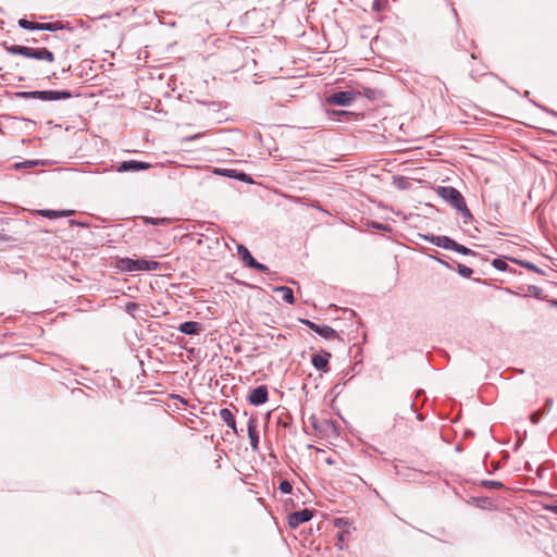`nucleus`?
<instances>
[{
	"instance_id": "4c0bfd02",
	"label": "nucleus",
	"mask_w": 557,
	"mask_h": 557,
	"mask_svg": "<svg viewBox=\"0 0 557 557\" xmlns=\"http://www.w3.org/2000/svg\"><path fill=\"white\" fill-rule=\"evenodd\" d=\"M371 226L373 228L380 230V231H385V232H391L392 231V227L388 224H383V223H380V222H372Z\"/></svg>"
},
{
	"instance_id": "412c9836",
	"label": "nucleus",
	"mask_w": 557,
	"mask_h": 557,
	"mask_svg": "<svg viewBox=\"0 0 557 557\" xmlns=\"http://www.w3.org/2000/svg\"><path fill=\"white\" fill-rule=\"evenodd\" d=\"M143 222L146 225L165 226V225H170L172 223V219L143 216Z\"/></svg>"
},
{
	"instance_id": "864d4df0",
	"label": "nucleus",
	"mask_w": 557,
	"mask_h": 557,
	"mask_svg": "<svg viewBox=\"0 0 557 557\" xmlns=\"http://www.w3.org/2000/svg\"><path fill=\"white\" fill-rule=\"evenodd\" d=\"M77 23L79 24V26H84V22L82 20L77 21Z\"/></svg>"
},
{
	"instance_id": "a878e982",
	"label": "nucleus",
	"mask_w": 557,
	"mask_h": 557,
	"mask_svg": "<svg viewBox=\"0 0 557 557\" xmlns=\"http://www.w3.org/2000/svg\"><path fill=\"white\" fill-rule=\"evenodd\" d=\"M44 162L41 160H26V161H23V162H17L13 165V168L15 170H20V169H26V168H34V166H37L39 164H42Z\"/></svg>"
},
{
	"instance_id": "1a4fd4ad",
	"label": "nucleus",
	"mask_w": 557,
	"mask_h": 557,
	"mask_svg": "<svg viewBox=\"0 0 557 557\" xmlns=\"http://www.w3.org/2000/svg\"><path fill=\"white\" fill-rule=\"evenodd\" d=\"M331 357V352L321 350L320 352L311 356V363L317 370L327 372Z\"/></svg>"
},
{
	"instance_id": "f8f14e48",
	"label": "nucleus",
	"mask_w": 557,
	"mask_h": 557,
	"mask_svg": "<svg viewBox=\"0 0 557 557\" xmlns=\"http://www.w3.org/2000/svg\"><path fill=\"white\" fill-rule=\"evenodd\" d=\"M326 113L329 115V119L332 121L341 122L343 120L345 121H351L357 120L358 114L351 111L346 110H326Z\"/></svg>"
},
{
	"instance_id": "e433bc0d",
	"label": "nucleus",
	"mask_w": 557,
	"mask_h": 557,
	"mask_svg": "<svg viewBox=\"0 0 557 557\" xmlns=\"http://www.w3.org/2000/svg\"><path fill=\"white\" fill-rule=\"evenodd\" d=\"M300 322L305 325H307L310 330H312L313 332L317 333V330L320 329V324H317L315 322L313 321H310L308 319H300Z\"/></svg>"
},
{
	"instance_id": "6e6552de",
	"label": "nucleus",
	"mask_w": 557,
	"mask_h": 557,
	"mask_svg": "<svg viewBox=\"0 0 557 557\" xmlns=\"http://www.w3.org/2000/svg\"><path fill=\"white\" fill-rule=\"evenodd\" d=\"M269 392L265 385H259L252 388L248 395V400L253 406H260L268 401Z\"/></svg>"
},
{
	"instance_id": "c756f323",
	"label": "nucleus",
	"mask_w": 557,
	"mask_h": 557,
	"mask_svg": "<svg viewBox=\"0 0 557 557\" xmlns=\"http://www.w3.org/2000/svg\"><path fill=\"white\" fill-rule=\"evenodd\" d=\"M457 272L459 273L460 276H462L465 278H469L471 276V274L473 273L471 268H469L465 264H461V263H457Z\"/></svg>"
},
{
	"instance_id": "9b49d317",
	"label": "nucleus",
	"mask_w": 557,
	"mask_h": 557,
	"mask_svg": "<svg viewBox=\"0 0 557 557\" xmlns=\"http://www.w3.org/2000/svg\"><path fill=\"white\" fill-rule=\"evenodd\" d=\"M247 432L250 442V446L253 450L258 449L259 445V433H258V421L256 418L250 417L247 422Z\"/></svg>"
},
{
	"instance_id": "2f4dec72",
	"label": "nucleus",
	"mask_w": 557,
	"mask_h": 557,
	"mask_svg": "<svg viewBox=\"0 0 557 557\" xmlns=\"http://www.w3.org/2000/svg\"><path fill=\"white\" fill-rule=\"evenodd\" d=\"M248 268L253 269V270L264 273V274L270 272V269L268 265L258 262L256 259L253 260L252 264H250Z\"/></svg>"
},
{
	"instance_id": "603ef678",
	"label": "nucleus",
	"mask_w": 557,
	"mask_h": 557,
	"mask_svg": "<svg viewBox=\"0 0 557 557\" xmlns=\"http://www.w3.org/2000/svg\"><path fill=\"white\" fill-rule=\"evenodd\" d=\"M409 407H410V409H411V410H413V408H414V401H410V403H409Z\"/></svg>"
},
{
	"instance_id": "a19ab883",
	"label": "nucleus",
	"mask_w": 557,
	"mask_h": 557,
	"mask_svg": "<svg viewBox=\"0 0 557 557\" xmlns=\"http://www.w3.org/2000/svg\"><path fill=\"white\" fill-rule=\"evenodd\" d=\"M201 136H202V134H201V133H198V134H195V135L187 136V137H185L183 140H184V141H193V140H195V139L200 138Z\"/></svg>"
},
{
	"instance_id": "09e8293b",
	"label": "nucleus",
	"mask_w": 557,
	"mask_h": 557,
	"mask_svg": "<svg viewBox=\"0 0 557 557\" xmlns=\"http://www.w3.org/2000/svg\"><path fill=\"white\" fill-rule=\"evenodd\" d=\"M49 39H50V36H48V35H44V36L40 38V41H45V42H47Z\"/></svg>"
},
{
	"instance_id": "a211bd4d",
	"label": "nucleus",
	"mask_w": 557,
	"mask_h": 557,
	"mask_svg": "<svg viewBox=\"0 0 557 557\" xmlns=\"http://www.w3.org/2000/svg\"><path fill=\"white\" fill-rule=\"evenodd\" d=\"M72 213H73L72 210H61V211H58V210L45 209V210H40L39 211V214L41 216H45V218H48V219H57V218H61V216H69Z\"/></svg>"
},
{
	"instance_id": "f3484780",
	"label": "nucleus",
	"mask_w": 557,
	"mask_h": 557,
	"mask_svg": "<svg viewBox=\"0 0 557 557\" xmlns=\"http://www.w3.org/2000/svg\"><path fill=\"white\" fill-rule=\"evenodd\" d=\"M277 294L281 295L282 299L289 304V305H294L295 304V297H294V292L290 287L288 286H278V287H275L274 289Z\"/></svg>"
},
{
	"instance_id": "de8ad7c7",
	"label": "nucleus",
	"mask_w": 557,
	"mask_h": 557,
	"mask_svg": "<svg viewBox=\"0 0 557 557\" xmlns=\"http://www.w3.org/2000/svg\"><path fill=\"white\" fill-rule=\"evenodd\" d=\"M373 8H374L375 10H380V2H379L377 0H375V1L373 2Z\"/></svg>"
},
{
	"instance_id": "cd10ccee",
	"label": "nucleus",
	"mask_w": 557,
	"mask_h": 557,
	"mask_svg": "<svg viewBox=\"0 0 557 557\" xmlns=\"http://www.w3.org/2000/svg\"><path fill=\"white\" fill-rule=\"evenodd\" d=\"M360 95L359 96H363L370 100H374L377 98V95L381 94L379 90L376 89H372V88H369V87H363L362 88V91H359Z\"/></svg>"
},
{
	"instance_id": "79ce46f5",
	"label": "nucleus",
	"mask_w": 557,
	"mask_h": 557,
	"mask_svg": "<svg viewBox=\"0 0 557 557\" xmlns=\"http://www.w3.org/2000/svg\"><path fill=\"white\" fill-rule=\"evenodd\" d=\"M63 29L69 32H74L75 26H73L70 22H63Z\"/></svg>"
},
{
	"instance_id": "7ed1b4c3",
	"label": "nucleus",
	"mask_w": 557,
	"mask_h": 557,
	"mask_svg": "<svg viewBox=\"0 0 557 557\" xmlns=\"http://www.w3.org/2000/svg\"><path fill=\"white\" fill-rule=\"evenodd\" d=\"M119 268L126 272L154 271L160 263L154 260L123 258L119 261Z\"/></svg>"
},
{
	"instance_id": "4468645a",
	"label": "nucleus",
	"mask_w": 557,
	"mask_h": 557,
	"mask_svg": "<svg viewBox=\"0 0 557 557\" xmlns=\"http://www.w3.org/2000/svg\"><path fill=\"white\" fill-rule=\"evenodd\" d=\"M219 417L226 425L233 431L235 435H238L239 432L236 426V420L233 412L228 408L220 409Z\"/></svg>"
},
{
	"instance_id": "72a5a7b5",
	"label": "nucleus",
	"mask_w": 557,
	"mask_h": 557,
	"mask_svg": "<svg viewBox=\"0 0 557 557\" xmlns=\"http://www.w3.org/2000/svg\"><path fill=\"white\" fill-rule=\"evenodd\" d=\"M278 490L283 494H290L292 491H293V485H292V483L289 481L283 480V481L280 482Z\"/></svg>"
},
{
	"instance_id": "c85d7f7f",
	"label": "nucleus",
	"mask_w": 557,
	"mask_h": 557,
	"mask_svg": "<svg viewBox=\"0 0 557 557\" xmlns=\"http://www.w3.org/2000/svg\"><path fill=\"white\" fill-rule=\"evenodd\" d=\"M481 485L487 488L500 490L504 488V484L500 481L494 480H483L481 481Z\"/></svg>"
},
{
	"instance_id": "a18cd8bd",
	"label": "nucleus",
	"mask_w": 557,
	"mask_h": 557,
	"mask_svg": "<svg viewBox=\"0 0 557 557\" xmlns=\"http://www.w3.org/2000/svg\"><path fill=\"white\" fill-rule=\"evenodd\" d=\"M547 509H548L550 512H553V513L557 515V505H550V506H548V507H547Z\"/></svg>"
},
{
	"instance_id": "f03ea898",
	"label": "nucleus",
	"mask_w": 557,
	"mask_h": 557,
	"mask_svg": "<svg viewBox=\"0 0 557 557\" xmlns=\"http://www.w3.org/2000/svg\"><path fill=\"white\" fill-rule=\"evenodd\" d=\"M4 50L12 55H22L28 59L46 61L52 63L54 61V53L47 48H32L22 45H8L2 44Z\"/></svg>"
},
{
	"instance_id": "f257e3e1",
	"label": "nucleus",
	"mask_w": 557,
	"mask_h": 557,
	"mask_svg": "<svg viewBox=\"0 0 557 557\" xmlns=\"http://www.w3.org/2000/svg\"><path fill=\"white\" fill-rule=\"evenodd\" d=\"M436 194L458 212H460L463 222L468 223L472 219V214L467 207L466 200L462 194L453 186H438Z\"/></svg>"
},
{
	"instance_id": "ddd939ff",
	"label": "nucleus",
	"mask_w": 557,
	"mask_h": 557,
	"mask_svg": "<svg viewBox=\"0 0 557 557\" xmlns=\"http://www.w3.org/2000/svg\"><path fill=\"white\" fill-rule=\"evenodd\" d=\"M178 331L185 335H198L203 331V325L196 321H186L178 325Z\"/></svg>"
},
{
	"instance_id": "8fccbe9b",
	"label": "nucleus",
	"mask_w": 557,
	"mask_h": 557,
	"mask_svg": "<svg viewBox=\"0 0 557 557\" xmlns=\"http://www.w3.org/2000/svg\"><path fill=\"white\" fill-rule=\"evenodd\" d=\"M29 41L33 42V44H38L40 41V39L32 38Z\"/></svg>"
},
{
	"instance_id": "bb28decb",
	"label": "nucleus",
	"mask_w": 557,
	"mask_h": 557,
	"mask_svg": "<svg viewBox=\"0 0 557 557\" xmlns=\"http://www.w3.org/2000/svg\"><path fill=\"white\" fill-rule=\"evenodd\" d=\"M492 265L498 270V271H507L509 270V265L508 263L506 262V258H495L493 261H492Z\"/></svg>"
},
{
	"instance_id": "ea45409f",
	"label": "nucleus",
	"mask_w": 557,
	"mask_h": 557,
	"mask_svg": "<svg viewBox=\"0 0 557 557\" xmlns=\"http://www.w3.org/2000/svg\"><path fill=\"white\" fill-rule=\"evenodd\" d=\"M344 537H345V534L344 533H338L337 535V543H336V546L339 548V549H343V542H344Z\"/></svg>"
},
{
	"instance_id": "37998d69",
	"label": "nucleus",
	"mask_w": 557,
	"mask_h": 557,
	"mask_svg": "<svg viewBox=\"0 0 557 557\" xmlns=\"http://www.w3.org/2000/svg\"><path fill=\"white\" fill-rule=\"evenodd\" d=\"M135 309H137V304H135V302H128V304L126 305V311H127V312H131V311H133V310H135Z\"/></svg>"
},
{
	"instance_id": "2eb2a0df",
	"label": "nucleus",
	"mask_w": 557,
	"mask_h": 557,
	"mask_svg": "<svg viewBox=\"0 0 557 557\" xmlns=\"http://www.w3.org/2000/svg\"><path fill=\"white\" fill-rule=\"evenodd\" d=\"M72 98L69 90H46V101L65 100Z\"/></svg>"
},
{
	"instance_id": "423d86ee",
	"label": "nucleus",
	"mask_w": 557,
	"mask_h": 557,
	"mask_svg": "<svg viewBox=\"0 0 557 557\" xmlns=\"http://www.w3.org/2000/svg\"><path fill=\"white\" fill-rule=\"evenodd\" d=\"M313 517V510L305 508L288 515L287 522L290 529L298 528L301 523L308 522Z\"/></svg>"
},
{
	"instance_id": "0eeeda50",
	"label": "nucleus",
	"mask_w": 557,
	"mask_h": 557,
	"mask_svg": "<svg viewBox=\"0 0 557 557\" xmlns=\"http://www.w3.org/2000/svg\"><path fill=\"white\" fill-rule=\"evenodd\" d=\"M152 165L148 162L138 161V160H127L123 161L119 164L116 171L122 172H139L149 170Z\"/></svg>"
},
{
	"instance_id": "20e7f679",
	"label": "nucleus",
	"mask_w": 557,
	"mask_h": 557,
	"mask_svg": "<svg viewBox=\"0 0 557 557\" xmlns=\"http://www.w3.org/2000/svg\"><path fill=\"white\" fill-rule=\"evenodd\" d=\"M360 95L359 91L355 90H341L333 92L332 95L325 98V102L327 104L338 106V107H348L350 106L356 98Z\"/></svg>"
},
{
	"instance_id": "c9c22d12",
	"label": "nucleus",
	"mask_w": 557,
	"mask_h": 557,
	"mask_svg": "<svg viewBox=\"0 0 557 557\" xmlns=\"http://www.w3.org/2000/svg\"><path fill=\"white\" fill-rule=\"evenodd\" d=\"M320 425L322 428H325V434L330 431V430H334L335 429V425H334V422L329 420V419H321L320 420Z\"/></svg>"
},
{
	"instance_id": "39448f33",
	"label": "nucleus",
	"mask_w": 557,
	"mask_h": 557,
	"mask_svg": "<svg viewBox=\"0 0 557 557\" xmlns=\"http://www.w3.org/2000/svg\"><path fill=\"white\" fill-rule=\"evenodd\" d=\"M213 174L220 175V176H225L228 178H234L239 182L247 183V184H253V180L249 174H247L243 171L235 170V169L214 168Z\"/></svg>"
},
{
	"instance_id": "5701e85b",
	"label": "nucleus",
	"mask_w": 557,
	"mask_h": 557,
	"mask_svg": "<svg viewBox=\"0 0 557 557\" xmlns=\"http://www.w3.org/2000/svg\"><path fill=\"white\" fill-rule=\"evenodd\" d=\"M450 250L455 251V252H458L460 255H463V256H478L479 253L475 252L474 250L461 245V244H458L456 240H453V245H451V248Z\"/></svg>"
},
{
	"instance_id": "3c124183",
	"label": "nucleus",
	"mask_w": 557,
	"mask_h": 557,
	"mask_svg": "<svg viewBox=\"0 0 557 557\" xmlns=\"http://www.w3.org/2000/svg\"><path fill=\"white\" fill-rule=\"evenodd\" d=\"M70 69H71V66H67L66 69H63V70H62V74L67 73V72L70 71Z\"/></svg>"
},
{
	"instance_id": "f704fd0d",
	"label": "nucleus",
	"mask_w": 557,
	"mask_h": 557,
	"mask_svg": "<svg viewBox=\"0 0 557 557\" xmlns=\"http://www.w3.org/2000/svg\"><path fill=\"white\" fill-rule=\"evenodd\" d=\"M544 414L545 412L543 410H536L531 413L530 420L533 424H537Z\"/></svg>"
},
{
	"instance_id": "6ab92c4d",
	"label": "nucleus",
	"mask_w": 557,
	"mask_h": 557,
	"mask_svg": "<svg viewBox=\"0 0 557 557\" xmlns=\"http://www.w3.org/2000/svg\"><path fill=\"white\" fill-rule=\"evenodd\" d=\"M237 253L239 255L245 267L248 268L250 264H252L255 258L251 256L250 251L248 250V248L246 246L238 245Z\"/></svg>"
},
{
	"instance_id": "473e14b6",
	"label": "nucleus",
	"mask_w": 557,
	"mask_h": 557,
	"mask_svg": "<svg viewBox=\"0 0 557 557\" xmlns=\"http://www.w3.org/2000/svg\"><path fill=\"white\" fill-rule=\"evenodd\" d=\"M528 292L530 296H533L537 299H543V289L535 285H530L528 287Z\"/></svg>"
},
{
	"instance_id": "7c9ffc66",
	"label": "nucleus",
	"mask_w": 557,
	"mask_h": 557,
	"mask_svg": "<svg viewBox=\"0 0 557 557\" xmlns=\"http://www.w3.org/2000/svg\"><path fill=\"white\" fill-rule=\"evenodd\" d=\"M309 421H310L311 426H312L317 432H319L320 434H325V428H322V426L320 425V419H318L314 414H312V416L309 418Z\"/></svg>"
},
{
	"instance_id": "49530a36",
	"label": "nucleus",
	"mask_w": 557,
	"mask_h": 557,
	"mask_svg": "<svg viewBox=\"0 0 557 557\" xmlns=\"http://www.w3.org/2000/svg\"><path fill=\"white\" fill-rule=\"evenodd\" d=\"M47 78L48 79H53V78L57 79L58 78L57 73L52 72L50 75H47Z\"/></svg>"
},
{
	"instance_id": "9d476101",
	"label": "nucleus",
	"mask_w": 557,
	"mask_h": 557,
	"mask_svg": "<svg viewBox=\"0 0 557 557\" xmlns=\"http://www.w3.org/2000/svg\"><path fill=\"white\" fill-rule=\"evenodd\" d=\"M421 237L437 247L448 249V250H450L453 240H454L449 236H445V235L440 236V235H433V234H425V235H421Z\"/></svg>"
},
{
	"instance_id": "b1692460",
	"label": "nucleus",
	"mask_w": 557,
	"mask_h": 557,
	"mask_svg": "<svg viewBox=\"0 0 557 557\" xmlns=\"http://www.w3.org/2000/svg\"><path fill=\"white\" fill-rule=\"evenodd\" d=\"M18 26L26 30H41L42 23L30 22L27 18H20Z\"/></svg>"
},
{
	"instance_id": "4be33fe9",
	"label": "nucleus",
	"mask_w": 557,
	"mask_h": 557,
	"mask_svg": "<svg viewBox=\"0 0 557 557\" xmlns=\"http://www.w3.org/2000/svg\"><path fill=\"white\" fill-rule=\"evenodd\" d=\"M508 260L519 264L520 267L524 268V269H528L530 271H533L535 273H539V274H544V271L542 269H540L537 265H535L534 263L530 262V261H527V260H519V259H516V258H508Z\"/></svg>"
},
{
	"instance_id": "dca6fc26",
	"label": "nucleus",
	"mask_w": 557,
	"mask_h": 557,
	"mask_svg": "<svg viewBox=\"0 0 557 557\" xmlns=\"http://www.w3.org/2000/svg\"><path fill=\"white\" fill-rule=\"evenodd\" d=\"M15 97L18 99H38L46 101V90L17 91Z\"/></svg>"
},
{
	"instance_id": "58836bf2",
	"label": "nucleus",
	"mask_w": 557,
	"mask_h": 557,
	"mask_svg": "<svg viewBox=\"0 0 557 557\" xmlns=\"http://www.w3.org/2000/svg\"><path fill=\"white\" fill-rule=\"evenodd\" d=\"M552 407H553V399L547 398L545 400L544 408L542 410L545 412V414H547L550 411Z\"/></svg>"
},
{
	"instance_id": "c03bdc74",
	"label": "nucleus",
	"mask_w": 557,
	"mask_h": 557,
	"mask_svg": "<svg viewBox=\"0 0 557 557\" xmlns=\"http://www.w3.org/2000/svg\"><path fill=\"white\" fill-rule=\"evenodd\" d=\"M438 263L443 264L444 267L451 269L450 264L446 262L445 260H442L441 258H434Z\"/></svg>"
},
{
	"instance_id": "aec40b11",
	"label": "nucleus",
	"mask_w": 557,
	"mask_h": 557,
	"mask_svg": "<svg viewBox=\"0 0 557 557\" xmlns=\"http://www.w3.org/2000/svg\"><path fill=\"white\" fill-rule=\"evenodd\" d=\"M317 334L325 339H335L339 338L338 333L331 326L323 324L317 330Z\"/></svg>"
},
{
	"instance_id": "393cba45",
	"label": "nucleus",
	"mask_w": 557,
	"mask_h": 557,
	"mask_svg": "<svg viewBox=\"0 0 557 557\" xmlns=\"http://www.w3.org/2000/svg\"><path fill=\"white\" fill-rule=\"evenodd\" d=\"M41 30H44V32L63 30V22L55 21V22L42 23Z\"/></svg>"
}]
</instances>
